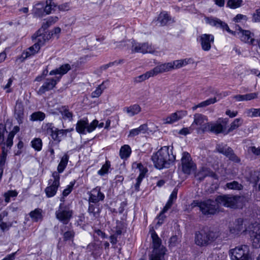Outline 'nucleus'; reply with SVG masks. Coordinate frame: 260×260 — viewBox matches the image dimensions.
<instances>
[{
  "mask_svg": "<svg viewBox=\"0 0 260 260\" xmlns=\"http://www.w3.org/2000/svg\"><path fill=\"white\" fill-rule=\"evenodd\" d=\"M237 198L230 195L219 196L217 197L215 201L208 200L201 202L200 209L205 215L214 214L219 209V205L226 207L236 208L238 205Z\"/></svg>",
  "mask_w": 260,
  "mask_h": 260,
  "instance_id": "f257e3e1",
  "label": "nucleus"
},
{
  "mask_svg": "<svg viewBox=\"0 0 260 260\" xmlns=\"http://www.w3.org/2000/svg\"><path fill=\"white\" fill-rule=\"evenodd\" d=\"M173 147L164 146L152 155L151 159L158 169L169 168L174 163L176 156L173 153Z\"/></svg>",
  "mask_w": 260,
  "mask_h": 260,
  "instance_id": "f03ea898",
  "label": "nucleus"
},
{
  "mask_svg": "<svg viewBox=\"0 0 260 260\" xmlns=\"http://www.w3.org/2000/svg\"><path fill=\"white\" fill-rule=\"evenodd\" d=\"M151 238L153 245V250L151 254L149 260H165V255L167 249L161 244V241L156 233L151 232Z\"/></svg>",
  "mask_w": 260,
  "mask_h": 260,
  "instance_id": "7ed1b4c3",
  "label": "nucleus"
},
{
  "mask_svg": "<svg viewBox=\"0 0 260 260\" xmlns=\"http://www.w3.org/2000/svg\"><path fill=\"white\" fill-rule=\"evenodd\" d=\"M218 235L216 232L202 230L196 233L195 243L198 246H206L214 241Z\"/></svg>",
  "mask_w": 260,
  "mask_h": 260,
  "instance_id": "20e7f679",
  "label": "nucleus"
},
{
  "mask_svg": "<svg viewBox=\"0 0 260 260\" xmlns=\"http://www.w3.org/2000/svg\"><path fill=\"white\" fill-rule=\"evenodd\" d=\"M231 260H249L250 259L249 247L241 245L229 251Z\"/></svg>",
  "mask_w": 260,
  "mask_h": 260,
  "instance_id": "39448f33",
  "label": "nucleus"
},
{
  "mask_svg": "<svg viewBox=\"0 0 260 260\" xmlns=\"http://www.w3.org/2000/svg\"><path fill=\"white\" fill-rule=\"evenodd\" d=\"M193 120L191 125L194 130H196L198 134L205 133L204 127L206 126L208 118L206 115L200 113H196L193 115Z\"/></svg>",
  "mask_w": 260,
  "mask_h": 260,
  "instance_id": "423d86ee",
  "label": "nucleus"
},
{
  "mask_svg": "<svg viewBox=\"0 0 260 260\" xmlns=\"http://www.w3.org/2000/svg\"><path fill=\"white\" fill-rule=\"evenodd\" d=\"M98 123V120H94L89 124L87 119H81L77 123L76 129L78 133L82 134H85L86 132L91 133L95 129Z\"/></svg>",
  "mask_w": 260,
  "mask_h": 260,
  "instance_id": "0eeeda50",
  "label": "nucleus"
},
{
  "mask_svg": "<svg viewBox=\"0 0 260 260\" xmlns=\"http://www.w3.org/2000/svg\"><path fill=\"white\" fill-rule=\"evenodd\" d=\"M131 43L132 53H141L143 54L153 53L155 49L151 44L148 43H140L135 42L134 40L129 41Z\"/></svg>",
  "mask_w": 260,
  "mask_h": 260,
  "instance_id": "6e6552de",
  "label": "nucleus"
},
{
  "mask_svg": "<svg viewBox=\"0 0 260 260\" xmlns=\"http://www.w3.org/2000/svg\"><path fill=\"white\" fill-rule=\"evenodd\" d=\"M181 161L182 170L184 173L190 174L191 172L196 170V165L192 161L189 153L183 152Z\"/></svg>",
  "mask_w": 260,
  "mask_h": 260,
  "instance_id": "1a4fd4ad",
  "label": "nucleus"
},
{
  "mask_svg": "<svg viewBox=\"0 0 260 260\" xmlns=\"http://www.w3.org/2000/svg\"><path fill=\"white\" fill-rule=\"evenodd\" d=\"M233 35L238 37L241 41L249 45L256 44V40L254 38V34L248 30H244L239 27L236 31H234Z\"/></svg>",
  "mask_w": 260,
  "mask_h": 260,
  "instance_id": "9d476101",
  "label": "nucleus"
},
{
  "mask_svg": "<svg viewBox=\"0 0 260 260\" xmlns=\"http://www.w3.org/2000/svg\"><path fill=\"white\" fill-rule=\"evenodd\" d=\"M41 39H43V37L41 35L38 36L37 38L38 42L24 51L21 56L17 58V61L20 60V61L22 62L27 58L37 53L39 51L40 46L44 43V41H41Z\"/></svg>",
  "mask_w": 260,
  "mask_h": 260,
  "instance_id": "9b49d317",
  "label": "nucleus"
},
{
  "mask_svg": "<svg viewBox=\"0 0 260 260\" xmlns=\"http://www.w3.org/2000/svg\"><path fill=\"white\" fill-rule=\"evenodd\" d=\"M52 176L54 179L53 181H52L51 179L49 181L50 185L47 187L45 190L46 196L48 198L52 197L55 195L60 184L59 174L55 171L52 173Z\"/></svg>",
  "mask_w": 260,
  "mask_h": 260,
  "instance_id": "f8f14e48",
  "label": "nucleus"
},
{
  "mask_svg": "<svg viewBox=\"0 0 260 260\" xmlns=\"http://www.w3.org/2000/svg\"><path fill=\"white\" fill-rule=\"evenodd\" d=\"M73 212L68 207L60 204L58 209L55 212L56 218L63 224H67L72 217Z\"/></svg>",
  "mask_w": 260,
  "mask_h": 260,
  "instance_id": "ddd939ff",
  "label": "nucleus"
},
{
  "mask_svg": "<svg viewBox=\"0 0 260 260\" xmlns=\"http://www.w3.org/2000/svg\"><path fill=\"white\" fill-rule=\"evenodd\" d=\"M227 123L225 119H218L215 122H209L206 123V126L204 127V131L210 132L215 134H218L223 132L225 128L222 123L226 124Z\"/></svg>",
  "mask_w": 260,
  "mask_h": 260,
  "instance_id": "4468645a",
  "label": "nucleus"
},
{
  "mask_svg": "<svg viewBox=\"0 0 260 260\" xmlns=\"http://www.w3.org/2000/svg\"><path fill=\"white\" fill-rule=\"evenodd\" d=\"M205 22L206 23L210 25L211 26H214L216 28H220L222 31H226L232 34L234 33V31L230 29L229 25L226 23L221 21L220 19L215 17H205Z\"/></svg>",
  "mask_w": 260,
  "mask_h": 260,
  "instance_id": "2eb2a0df",
  "label": "nucleus"
},
{
  "mask_svg": "<svg viewBox=\"0 0 260 260\" xmlns=\"http://www.w3.org/2000/svg\"><path fill=\"white\" fill-rule=\"evenodd\" d=\"M59 80L60 78L57 77L46 78L43 84L38 90V93L40 95H42L46 91L53 89Z\"/></svg>",
  "mask_w": 260,
  "mask_h": 260,
  "instance_id": "dca6fc26",
  "label": "nucleus"
},
{
  "mask_svg": "<svg viewBox=\"0 0 260 260\" xmlns=\"http://www.w3.org/2000/svg\"><path fill=\"white\" fill-rule=\"evenodd\" d=\"M199 41L201 43L202 49L205 51H208L211 48V44L213 43L214 37L211 34H202L199 36Z\"/></svg>",
  "mask_w": 260,
  "mask_h": 260,
  "instance_id": "f3484780",
  "label": "nucleus"
},
{
  "mask_svg": "<svg viewBox=\"0 0 260 260\" xmlns=\"http://www.w3.org/2000/svg\"><path fill=\"white\" fill-rule=\"evenodd\" d=\"M217 149L219 153L226 155L230 159L236 162H240V159L234 153L231 148L227 147L226 145H218L217 147Z\"/></svg>",
  "mask_w": 260,
  "mask_h": 260,
  "instance_id": "a211bd4d",
  "label": "nucleus"
},
{
  "mask_svg": "<svg viewBox=\"0 0 260 260\" xmlns=\"http://www.w3.org/2000/svg\"><path fill=\"white\" fill-rule=\"evenodd\" d=\"M89 203L96 204L100 201L104 199L105 196L101 192V188L99 187H96L91 190L89 192Z\"/></svg>",
  "mask_w": 260,
  "mask_h": 260,
  "instance_id": "6ab92c4d",
  "label": "nucleus"
},
{
  "mask_svg": "<svg viewBox=\"0 0 260 260\" xmlns=\"http://www.w3.org/2000/svg\"><path fill=\"white\" fill-rule=\"evenodd\" d=\"M187 114L186 111H178L172 113L163 119L165 124H172L183 118Z\"/></svg>",
  "mask_w": 260,
  "mask_h": 260,
  "instance_id": "aec40b11",
  "label": "nucleus"
},
{
  "mask_svg": "<svg viewBox=\"0 0 260 260\" xmlns=\"http://www.w3.org/2000/svg\"><path fill=\"white\" fill-rule=\"evenodd\" d=\"M252 246L256 248L260 247V226L257 225L250 233Z\"/></svg>",
  "mask_w": 260,
  "mask_h": 260,
  "instance_id": "412c9836",
  "label": "nucleus"
},
{
  "mask_svg": "<svg viewBox=\"0 0 260 260\" xmlns=\"http://www.w3.org/2000/svg\"><path fill=\"white\" fill-rule=\"evenodd\" d=\"M172 70H173V66H172V62H170L159 64L152 70L155 76L159 74L167 72Z\"/></svg>",
  "mask_w": 260,
  "mask_h": 260,
  "instance_id": "4be33fe9",
  "label": "nucleus"
},
{
  "mask_svg": "<svg viewBox=\"0 0 260 260\" xmlns=\"http://www.w3.org/2000/svg\"><path fill=\"white\" fill-rule=\"evenodd\" d=\"M207 176H211L216 179L218 178L217 176L207 167H202L196 174V177L200 181L203 180Z\"/></svg>",
  "mask_w": 260,
  "mask_h": 260,
  "instance_id": "5701e85b",
  "label": "nucleus"
},
{
  "mask_svg": "<svg viewBox=\"0 0 260 260\" xmlns=\"http://www.w3.org/2000/svg\"><path fill=\"white\" fill-rule=\"evenodd\" d=\"M230 232L234 235H238L242 232L245 231V226L243 225V220L239 218L235 221L233 226L230 227Z\"/></svg>",
  "mask_w": 260,
  "mask_h": 260,
  "instance_id": "b1692460",
  "label": "nucleus"
},
{
  "mask_svg": "<svg viewBox=\"0 0 260 260\" xmlns=\"http://www.w3.org/2000/svg\"><path fill=\"white\" fill-rule=\"evenodd\" d=\"M71 69V67L70 64L66 63L62 64L58 68H56L54 70L51 71L49 73L50 75H59L60 77L59 78H61V77L67 74L69 71Z\"/></svg>",
  "mask_w": 260,
  "mask_h": 260,
  "instance_id": "393cba45",
  "label": "nucleus"
},
{
  "mask_svg": "<svg viewBox=\"0 0 260 260\" xmlns=\"http://www.w3.org/2000/svg\"><path fill=\"white\" fill-rule=\"evenodd\" d=\"M32 14L35 17H42L46 14L44 3L36 4L32 9Z\"/></svg>",
  "mask_w": 260,
  "mask_h": 260,
  "instance_id": "a878e982",
  "label": "nucleus"
},
{
  "mask_svg": "<svg viewBox=\"0 0 260 260\" xmlns=\"http://www.w3.org/2000/svg\"><path fill=\"white\" fill-rule=\"evenodd\" d=\"M88 212L91 220L96 219L100 216V209L99 205L89 203Z\"/></svg>",
  "mask_w": 260,
  "mask_h": 260,
  "instance_id": "bb28decb",
  "label": "nucleus"
},
{
  "mask_svg": "<svg viewBox=\"0 0 260 260\" xmlns=\"http://www.w3.org/2000/svg\"><path fill=\"white\" fill-rule=\"evenodd\" d=\"M69 132V129H58L56 128L55 131L51 134L50 136L54 141L59 143L61 141V136H66Z\"/></svg>",
  "mask_w": 260,
  "mask_h": 260,
  "instance_id": "cd10ccee",
  "label": "nucleus"
},
{
  "mask_svg": "<svg viewBox=\"0 0 260 260\" xmlns=\"http://www.w3.org/2000/svg\"><path fill=\"white\" fill-rule=\"evenodd\" d=\"M147 125L146 124H142L139 127L131 130L128 137H134L141 134H144L147 132Z\"/></svg>",
  "mask_w": 260,
  "mask_h": 260,
  "instance_id": "c85d7f7f",
  "label": "nucleus"
},
{
  "mask_svg": "<svg viewBox=\"0 0 260 260\" xmlns=\"http://www.w3.org/2000/svg\"><path fill=\"white\" fill-rule=\"evenodd\" d=\"M123 111L125 112L128 116H133L141 112V108L139 105L134 104L129 107H125Z\"/></svg>",
  "mask_w": 260,
  "mask_h": 260,
  "instance_id": "c756f323",
  "label": "nucleus"
},
{
  "mask_svg": "<svg viewBox=\"0 0 260 260\" xmlns=\"http://www.w3.org/2000/svg\"><path fill=\"white\" fill-rule=\"evenodd\" d=\"M31 220L34 222H38L43 219L42 210L39 208L35 209L31 211L29 214Z\"/></svg>",
  "mask_w": 260,
  "mask_h": 260,
  "instance_id": "7c9ffc66",
  "label": "nucleus"
},
{
  "mask_svg": "<svg viewBox=\"0 0 260 260\" xmlns=\"http://www.w3.org/2000/svg\"><path fill=\"white\" fill-rule=\"evenodd\" d=\"M191 59L190 58H185L184 59L176 60L172 62L173 66V70L181 68L190 63Z\"/></svg>",
  "mask_w": 260,
  "mask_h": 260,
  "instance_id": "2f4dec72",
  "label": "nucleus"
},
{
  "mask_svg": "<svg viewBox=\"0 0 260 260\" xmlns=\"http://www.w3.org/2000/svg\"><path fill=\"white\" fill-rule=\"evenodd\" d=\"M45 4V11L46 14H49L50 13L54 12L57 9V6L52 1V0H46Z\"/></svg>",
  "mask_w": 260,
  "mask_h": 260,
  "instance_id": "473e14b6",
  "label": "nucleus"
},
{
  "mask_svg": "<svg viewBox=\"0 0 260 260\" xmlns=\"http://www.w3.org/2000/svg\"><path fill=\"white\" fill-rule=\"evenodd\" d=\"M132 150L130 146L128 145L122 146L119 151V155L121 158L126 159L128 157L131 153Z\"/></svg>",
  "mask_w": 260,
  "mask_h": 260,
  "instance_id": "72a5a7b5",
  "label": "nucleus"
},
{
  "mask_svg": "<svg viewBox=\"0 0 260 260\" xmlns=\"http://www.w3.org/2000/svg\"><path fill=\"white\" fill-rule=\"evenodd\" d=\"M171 20V18L169 16L168 14L164 12H161L158 16L157 18L158 23L160 25L164 26L166 25L168 22Z\"/></svg>",
  "mask_w": 260,
  "mask_h": 260,
  "instance_id": "f704fd0d",
  "label": "nucleus"
},
{
  "mask_svg": "<svg viewBox=\"0 0 260 260\" xmlns=\"http://www.w3.org/2000/svg\"><path fill=\"white\" fill-rule=\"evenodd\" d=\"M138 167L140 169V170L141 171V173H140L139 176L137 178V182L135 185V189L137 191L139 190L140 185L142 182V180L144 178L145 174L146 172V171L144 169H143L142 170H141V168H143V167L141 164H138Z\"/></svg>",
  "mask_w": 260,
  "mask_h": 260,
  "instance_id": "c9c22d12",
  "label": "nucleus"
},
{
  "mask_svg": "<svg viewBox=\"0 0 260 260\" xmlns=\"http://www.w3.org/2000/svg\"><path fill=\"white\" fill-rule=\"evenodd\" d=\"M59 111L64 119H68L70 121L72 120L73 113L70 111L68 107L62 106L59 108Z\"/></svg>",
  "mask_w": 260,
  "mask_h": 260,
  "instance_id": "e433bc0d",
  "label": "nucleus"
},
{
  "mask_svg": "<svg viewBox=\"0 0 260 260\" xmlns=\"http://www.w3.org/2000/svg\"><path fill=\"white\" fill-rule=\"evenodd\" d=\"M69 157L68 155H67V154H64L62 157L61 160L57 167L58 172H57L58 173V174L60 173H62L64 171V169L66 168V167L68 164V162L69 161Z\"/></svg>",
  "mask_w": 260,
  "mask_h": 260,
  "instance_id": "4c0bfd02",
  "label": "nucleus"
},
{
  "mask_svg": "<svg viewBox=\"0 0 260 260\" xmlns=\"http://www.w3.org/2000/svg\"><path fill=\"white\" fill-rule=\"evenodd\" d=\"M45 114L42 112L38 111L33 113L30 116V120L32 121H42L45 118Z\"/></svg>",
  "mask_w": 260,
  "mask_h": 260,
  "instance_id": "58836bf2",
  "label": "nucleus"
},
{
  "mask_svg": "<svg viewBox=\"0 0 260 260\" xmlns=\"http://www.w3.org/2000/svg\"><path fill=\"white\" fill-rule=\"evenodd\" d=\"M177 192L176 190H174L171 194L169 199L164 207V211H167L169 209L171 208L173 202L177 198Z\"/></svg>",
  "mask_w": 260,
  "mask_h": 260,
  "instance_id": "ea45409f",
  "label": "nucleus"
},
{
  "mask_svg": "<svg viewBox=\"0 0 260 260\" xmlns=\"http://www.w3.org/2000/svg\"><path fill=\"white\" fill-rule=\"evenodd\" d=\"M243 122V120L241 118L235 119L230 124V126L228 129V132H231L234 129H237L240 126Z\"/></svg>",
  "mask_w": 260,
  "mask_h": 260,
  "instance_id": "a19ab883",
  "label": "nucleus"
},
{
  "mask_svg": "<svg viewBox=\"0 0 260 260\" xmlns=\"http://www.w3.org/2000/svg\"><path fill=\"white\" fill-rule=\"evenodd\" d=\"M104 83L105 82H103V83L99 85L95 90L91 93V98H98L101 95L104 90L106 88L104 85Z\"/></svg>",
  "mask_w": 260,
  "mask_h": 260,
  "instance_id": "79ce46f5",
  "label": "nucleus"
},
{
  "mask_svg": "<svg viewBox=\"0 0 260 260\" xmlns=\"http://www.w3.org/2000/svg\"><path fill=\"white\" fill-rule=\"evenodd\" d=\"M23 111L24 108L22 103L17 101L15 107V114L17 115L18 117L21 118L23 115Z\"/></svg>",
  "mask_w": 260,
  "mask_h": 260,
  "instance_id": "37998d69",
  "label": "nucleus"
},
{
  "mask_svg": "<svg viewBox=\"0 0 260 260\" xmlns=\"http://www.w3.org/2000/svg\"><path fill=\"white\" fill-rule=\"evenodd\" d=\"M153 76H154V75H153V73L152 72V70H151L146 72L145 74L136 77L135 81L136 82H141Z\"/></svg>",
  "mask_w": 260,
  "mask_h": 260,
  "instance_id": "c03bdc74",
  "label": "nucleus"
},
{
  "mask_svg": "<svg viewBox=\"0 0 260 260\" xmlns=\"http://www.w3.org/2000/svg\"><path fill=\"white\" fill-rule=\"evenodd\" d=\"M245 113L250 117H260V108L247 109Z\"/></svg>",
  "mask_w": 260,
  "mask_h": 260,
  "instance_id": "a18cd8bd",
  "label": "nucleus"
},
{
  "mask_svg": "<svg viewBox=\"0 0 260 260\" xmlns=\"http://www.w3.org/2000/svg\"><path fill=\"white\" fill-rule=\"evenodd\" d=\"M226 186L229 189H235V190H242L243 189V185L239 183L238 182L234 181L231 182L227 183Z\"/></svg>",
  "mask_w": 260,
  "mask_h": 260,
  "instance_id": "49530a36",
  "label": "nucleus"
},
{
  "mask_svg": "<svg viewBox=\"0 0 260 260\" xmlns=\"http://www.w3.org/2000/svg\"><path fill=\"white\" fill-rule=\"evenodd\" d=\"M31 146L37 151H40L42 149V142L40 138H35L31 142Z\"/></svg>",
  "mask_w": 260,
  "mask_h": 260,
  "instance_id": "de8ad7c7",
  "label": "nucleus"
},
{
  "mask_svg": "<svg viewBox=\"0 0 260 260\" xmlns=\"http://www.w3.org/2000/svg\"><path fill=\"white\" fill-rule=\"evenodd\" d=\"M242 0H229L227 6L232 9H236L241 6Z\"/></svg>",
  "mask_w": 260,
  "mask_h": 260,
  "instance_id": "09e8293b",
  "label": "nucleus"
},
{
  "mask_svg": "<svg viewBox=\"0 0 260 260\" xmlns=\"http://www.w3.org/2000/svg\"><path fill=\"white\" fill-rule=\"evenodd\" d=\"M248 180L252 183H256L260 178V173L256 171L251 172Z\"/></svg>",
  "mask_w": 260,
  "mask_h": 260,
  "instance_id": "8fccbe9b",
  "label": "nucleus"
},
{
  "mask_svg": "<svg viewBox=\"0 0 260 260\" xmlns=\"http://www.w3.org/2000/svg\"><path fill=\"white\" fill-rule=\"evenodd\" d=\"M43 130L46 132L47 134L51 135L56 128L52 123H47L43 125Z\"/></svg>",
  "mask_w": 260,
  "mask_h": 260,
  "instance_id": "3c124183",
  "label": "nucleus"
},
{
  "mask_svg": "<svg viewBox=\"0 0 260 260\" xmlns=\"http://www.w3.org/2000/svg\"><path fill=\"white\" fill-rule=\"evenodd\" d=\"M18 194V192L15 190H9L4 194L5 200L7 203L10 201L11 198L16 197Z\"/></svg>",
  "mask_w": 260,
  "mask_h": 260,
  "instance_id": "603ef678",
  "label": "nucleus"
},
{
  "mask_svg": "<svg viewBox=\"0 0 260 260\" xmlns=\"http://www.w3.org/2000/svg\"><path fill=\"white\" fill-rule=\"evenodd\" d=\"M217 102L216 98H210L206 101L201 102L198 104V106L201 107H205L211 104L215 103Z\"/></svg>",
  "mask_w": 260,
  "mask_h": 260,
  "instance_id": "864d4df0",
  "label": "nucleus"
},
{
  "mask_svg": "<svg viewBox=\"0 0 260 260\" xmlns=\"http://www.w3.org/2000/svg\"><path fill=\"white\" fill-rule=\"evenodd\" d=\"M110 162L107 160L105 164L102 166V168L98 171V174L103 176L107 173L110 167Z\"/></svg>",
  "mask_w": 260,
  "mask_h": 260,
  "instance_id": "5fc2aeb1",
  "label": "nucleus"
},
{
  "mask_svg": "<svg viewBox=\"0 0 260 260\" xmlns=\"http://www.w3.org/2000/svg\"><path fill=\"white\" fill-rule=\"evenodd\" d=\"M58 20V18L57 16L50 17L47 19L46 23H43L42 27L46 29L50 25L56 22Z\"/></svg>",
  "mask_w": 260,
  "mask_h": 260,
  "instance_id": "6e6d98bb",
  "label": "nucleus"
},
{
  "mask_svg": "<svg viewBox=\"0 0 260 260\" xmlns=\"http://www.w3.org/2000/svg\"><path fill=\"white\" fill-rule=\"evenodd\" d=\"M194 131L193 128L190 125L188 127H184L178 132V134L181 135L186 136L191 134Z\"/></svg>",
  "mask_w": 260,
  "mask_h": 260,
  "instance_id": "4d7b16f0",
  "label": "nucleus"
},
{
  "mask_svg": "<svg viewBox=\"0 0 260 260\" xmlns=\"http://www.w3.org/2000/svg\"><path fill=\"white\" fill-rule=\"evenodd\" d=\"M129 41L115 42L114 44L115 45L116 48L123 49L126 48L127 46H128L129 45H131Z\"/></svg>",
  "mask_w": 260,
  "mask_h": 260,
  "instance_id": "13d9d810",
  "label": "nucleus"
},
{
  "mask_svg": "<svg viewBox=\"0 0 260 260\" xmlns=\"http://www.w3.org/2000/svg\"><path fill=\"white\" fill-rule=\"evenodd\" d=\"M167 211H164V208L161 211L159 215L157 217V219L158 221L157 222V225L158 226L160 225L164 222L165 219L166 218V216L164 215V213Z\"/></svg>",
  "mask_w": 260,
  "mask_h": 260,
  "instance_id": "bf43d9fd",
  "label": "nucleus"
},
{
  "mask_svg": "<svg viewBox=\"0 0 260 260\" xmlns=\"http://www.w3.org/2000/svg\"><path fill=\"white\" fill-rule=\"evenodd\" d=\"M6 159V154L3 153L1 156L0 158V175L1 176L2 175L3 172V167L5 165V161Z\"/></svg>",
  "mask_w": 260,
  "mask_h": 260,
  "instance_id": "052dcab7",
  "label": "nucleus"
},
{
  "mask_svg": "<svg viewBox=\"0 0 260 260\" xmlns=\"http://www.w3.org/2000/svg\"><path fill=\"white\" fill-rule=\"evenodd\" d=\"M75 233L73 231H68L63 234V238L66 241L72 239L74 237Z\"/></svg>",
  "mask_w": 260,
  "mask_h": 260,
  "instance_id": "680f3d73",
  "label": "nucleus"
},
{
  "mask_svg": "<svg viewBox=\"0 0 260 260\" xmlns=\"http://www.w3.org/2000/svg\"><path fill=\"white\" fill-rule=\"evenodd\" d=\"M252 21L254 22H260V9H257L252 14Z\"/></svg>",
  "mask_w": 260,
  "mask_h": 260,
  "instance_id": "e2e57ef3",
  "label": "nucleus"
},
{
  "mask_svg": "<svg viewBox=\"0 0 260 260\" xmlns=\"http://www.w3.org/2000/svg\"><path fill=\"white\" fill-rule=\"evenodd\" d=\"M13 81V78H10L7 81V83L3 86L4 89H7L6 92L7 93L11 92L12 91L11 89L10 88Z\"/></svg>",
  "mask_w": 260,
  "mask_h": 260,
  "instance_id": "0e129e2a",
  "label": "nucleus"
},
{
  "mask_svg": "<svg viewBox=\"0 0 260 260\" xmlns=\"http://www.w3.org/2000/svg\"><path fill=\"white\" fill-rule=\"evenodd\" d=\"M57 9H58L59 11H66L69 10L70 7L68 3H65L57 6Z\"/></svg>",
  "mask_w": 260,
  "mask_h": 260,
  "instance_id": "69168bd1",
  "label": "nucleus"
},
{
  "mask_svg": "<svg viewBox=\"0 0 260 260\" xmlns=\"http://www.w3.org/2000/svg\"><path fill=\"white\" fill-rule=\"evenodd\" d=\"M179 242V239L177 236H173L170 239V245L171 246H174Z\"/></svg>",
  "mask_w": 260,
  "mask_h": 260,
  "instance_id": "338daca9",
  "label": "nucleus"
},
{
  "mask_svg": "<svg viewBox=\"0 0 260 260\" xmlns=\"http://www.w3.org/2000/svg\"><path fill=\"white\" fill-rule=\"evenodd\" d=\"M249 150L254 154L257 156H260V147H255V146L250 147Z\"/></svg>",
  "mask_w": 260,
  "mask_h": 260,
  "instance_id": "774afa93",
  "label": "nucleus"
}]
</instances>
